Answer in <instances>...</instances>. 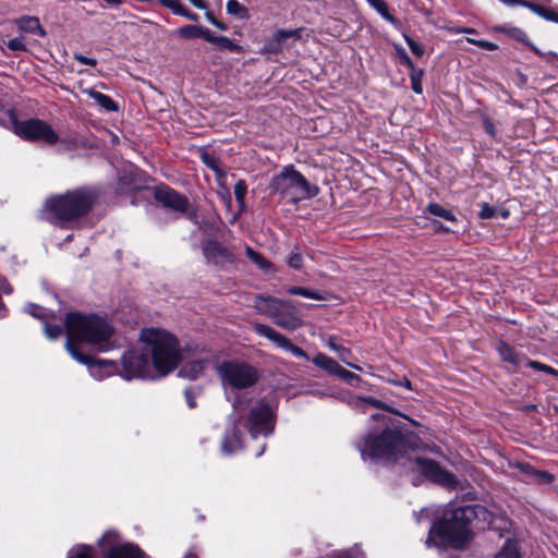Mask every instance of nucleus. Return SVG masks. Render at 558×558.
I'll list each match as a JSON object with an SVG mask.
<instances>
[{"instance_id": "obj_30", "label": "nucleus", "mask_w": 558, "mask_h": 558, "mask_svg": "<svg viewBox=\"0 0 558 558\" xmlns=\"http://www.w3.org/2000/svg\"><path fill=\"white\" fill-rule=\"evenodd\" d=\"M337 377L343 379L344 381L351 384V385H356L361 381V377L357 376L356 374L343 368L342 366H339L338 369H337V373L336 375Z\"/></svg>"}, {"instance_id": "obj_1", "label": "nucleus", "mask_w": 558, "mask_h": 558, "mask_svg": "<svg viewBox=\"0 0 558 558\" xmlns=\"http://www.w3.org/2000/svg\"><path fill=\"white\" fill-rule=\"evenodd\" d=\"M372 418L379 421L384 427L380 433H369L357 445L364 460H383L385 462H399L407 471L417 472L427 480L451 486L454 477L451 473L441 469L436 462L420 458L409 451L408 441L403 435L396 429L388 427L389 417L383 413L372 415Z\"/></svg>"}, {"instance_id": "obj_46", "label": "nucleus", "mask_w": 558, "mask_h": 558, "mask_svg": "<svg viewBox=\"0 0 558 558\" xmlns=\"http://www.w3.org/2000/svg\"><path fill=\"white\" fill-rule=\"evenodd\" d=\"M327 345L330 350L335 351V352H339V350L341 348H343L342 345L338 344L337 342V338L335 336H329L328 339H327Z\"/></svg>"}, {"instance_id": "obj_57", "label": "nucleus", "mask_w": 558, "mask_h": 558, "mask_svg": "<svg viewBox=\"0 0 558 558\" xmlns=\"http://www.w3.org/2000/svg\"><path fill=\"white\" fill-rule=\"evenodd\" d=\"M508 215H509V213H508L507 210H500V216H501L502 218H507V217H508Z\"/></svg>"}, {"instance_id": "obj_24", "label": "nucleus", "mask_w": 558, "mask_h": 558, "mask_svg": "<svg viewBox=\"0 0 558 558\" xmlns=\"http://www.w3.org/2000/svg\"><path fill=\"white\" fill-rule=\"evenodd\" d=\"M68 558H97V555L92 546L77 545L70 550Z\"/></svg>"}, {"instance_id": "obj_2", "label": "nucleus", "mask_w": 558, "mask_h": 558, "mask_svg": "<svg viewBox=\"0 0 558 558\" xmlns=\"http://www.w3.org/2000/svg\"><path fill=\"white\" fill-rule=\"evenodd\" d=\"M66 341L65 349L70 355L88 367L92 377L102 380L118 372L117 364L110 360L94 359L81 353L75 342H86L101 352H108L117 347L113 339L114 328L104 317L83 315L71 312L65 316Z\"/></svg>"}, {"instance_id": "obj_56", "label": "nucleus", "mask_w": 558, "mask_h": 558, "mask_svg": "<svg viewBox=\"0 0 558 558\" xmlns=\"http://www.w3.org/2000/svg\"><path fill=\"white\" fill-rule=\"evenodd\" d=\"M225 201H226L227 205L230 206V204H231V196H230L229 193L225 196Z\"/></svg>"}, {"instance_id": "obj_52", "label": "nucleus", "mask_w": 558, "mask_h": 558, "mask_svg": "<svg viewBox=\"0 0 558 558\" xmlns=\"http://www.w3.org/2000/svg\"><path fill=\"white\" fill-rule=\"evenodd\" d=\"M195 8L197 9H201V10H205L207 9V5L206 3L204 2V0H189Z\"/></svg>"}, {"instance_id": "obj_38", "label": "nucleus", "mask_w": 558, "mask_h": 558, "mask_svg": "<svg viewBox=\"0 0 558 558\" xmlns=\"http://www.w3.org/2000/svg\"><path fill=\"white\" fill-rule=\"evenodd\" d=\"M199 26L196 25H185L179 29V35L182 38L190 39L198 37Z\"/></svg>"}, {"instance_id": "obj_54", "label": "nucleus", "mask_w": 558, "mask_h": 558, "mask_svg": "<svg viewBox=\"0 0 558 558\" xmlns=\"http://www.w3.org/2000/svg\"><path fill=\"white\" fill-rule=\"evenodd\" d=\"M108 4H111V5H119L122 0H105Z\"/></svg>"}, {"instance_id": "obj_62", "label": "nucleus", "mask_w": 558, "mask_h": 558, "mask_svg": "<svg viewBox=\"0 0 558 558\" xmlns=\"http://www.w3.org/2000/svg\"><path fill=\"white\" fill-rule=\"evenodd\" d=\"M554 412L558 414V405H554Z\"/></svg>"}, {"instance_id": "obj_41", "label": "nucleus", "mask_w": 558, "mask_h": 558, "mask_svg": "<svg viewBox=\"0 0 558 558\" xmlns=\"http://www.w3.org/2000/svg\"><path fill=\"white\" fill-rule=\"evenodd\" d=\"M7 46L12 51H25L26 50L23 39L21 37L10 39L7 44Z\"/></svg>"}, {"instance_id": "obj_29", "label": "nucleus", "mask_w": 558, "mask_h": 558, "mask_svg": "<svg viewBox=\"0 0 558 558\" xmlns=\"http://www.w3.org/2000/svg\"><path fill=\"white\" fill-rule=\"evenodd\" d=\"M246 192H247V186H246L245 181L239 180L234 185V196H235V199L239 203L241 209H243L244 205H245L244 199H245Z\"/></svg>"}, {"instance_id": "obj_48", "label": "nucleus", "mask_w": 558, "mask_h": 558, "mask_svg": "<svg viewBox=\"0 0 558 558\" xmlns=\"http://www.w3.org/2000/svg\"><path fill=\"white\" fill-rule=\"evenodd\" d=\"M184 395H185V399H186L187 405L191 409L195 408L196 407V402H195V399H194V396H193L192 391L190 389H185Z\"/></svg>"}, {"instance_id": "obj_25", "label": "nucleus", "mask_w": 558, "mask_h": 558, "mask_svg": "<svg viewBox=\"0 0 558 558\" xmlns=\"http://www.w3.org/2000/svg\"><path fill=\"white\" fill-rule=\"evenodd\" d=\"M386 21L397 24V20L389 13L387 3L384 0H366Z\"/></svg>"}, {"instance_id": "obj_39", "label": "nucleus", "mask_w": 558, "mask_h": 558, "mask_svg": "<svg viewBox=\"0 0 558 558\" xmlns=\"http://www.w3.org/2000/svg\"><path fill=\"white\" fill-rule=\"evenodd\" d=\"M403 37L413 54H415L418 58L424 54V47L421 44L416 43L413 38L405 34L403 35Z\"/></svg>"}, {"instance_id": "obj_7", "label": "nucleus", "mask_w": 558, "mask_h": 558, "mask_svg": "<svg viewBox=\"0 0 558 558\" xmlns=\"http://www.w3.org/2000/svg\"><path fill=\"white\" fill-rule=\"evenodd\" d=\"M254 308L257 313L266 315L275 325L286 330H295L304 324L296 306L290 301L258 295L254 300Z\"/></svg>"}, {"instance_id": "obj_60", "label": "nucleus", "mask_w": 558, "mask_h": 558, "mask_svg": "<svg viewBox=\"0 0 558 558\" xmlns=\"http://www.w3.org/2000/svg\"><path fill=\"white\" fill-rule=\"evenodd\" d=\"M466 40L470 43V44H473V41H477L476 38H466Z\"/></svg>"}, {"instance_id": "obj_11", "label": "nucleus", "mask_w": 558, "mask_h": 558, "mask_svg": "<svg viewBox=\"0 0 558 558\" xmlns=\"http://www.w3.org/2000/svg\"><path fill=\"white\" fill-rule=\"evenodd\" d=\"M99 546L105 558H147L137 545L122 542L114 531L106 532L99 541Z\"/></svg>"}, {"instance_id": "obj_34", "label": "nucleus", "mask_w": 558, "mask_h": 558, "mask_svg": "<svg viewBox=\"0 0 558 558\" xmlns=\"http://www.w3.org/2000/svg\"><path fill=\"white\" fill-rule=\"evenodd\" d=\"M44 332L47 338L53 340V339L59 338L62 335L63 329L60 325H52V324L45 323L44 324Z\"/></svg>"}, {"instance_id": "obj_32", "label": "nucleus", "mask_w": 558, "mask_h": 558, "mask_svg": "<svg viewBox=\"0 0 558 558\" xmlns=\"http://www.w3.org/2000/svg\"><path fill=\"white\" fill-rule=\"evenodd\" d=\"M227 12L232 15L245 16L247 13L246 8L241 4L238 0H229L227 2Z\"/></svg>"}, {"instance_id": "obj_8", "label": "nucleus", "mask_w": 558, "mask_h": 558, "mask_svg": "<svg viewBox=\"0 0 558 558\" xmlns=\"http://www.w3.org/2000/svg\"><path fill=\"white\" fill-rule=\"evenodd\" d=\"M271 193L296 204L302 199L313 197L318 190L293 168L287 167L271 179L269 184Z\"/></svg>"}, {"instance_id": "obj_10", "label": "nucleus", "mask_w": 558, "mask_h": 558, "mask_svg": "<svg viewBox=\"0 0 558 558\" xmlns=\"http://www.w3.org/2000/svg\"><path fill=\"white\" fill-rule=\"evenodd\" d=\"M9 118L12 123L13 132L24 140L43 142L47 145H54L60 140L58 133L44 120L27 119L17 121L11 111L9 112Z\"/></svg>"}, {"instance_id": "obj_12", "label": "nucleus", "mask_w": 558, "mask_h": 558, "mask_svg": "<svg viewBox=\"0 0 558 558\" xmlns=\"http://www.w3.org/2000/svg\"><path fill=\"white\" fill-rule=\"evenodd\" d=\"M497 350L501 360L512 365L515 369H522L523 367L529 366L535 371L545 372L554 376H558V372L551 366L545 365L537 361L529 360L526 355L518 352L513 347L509 345L506 342H500L498 344Z\"/></svg>"}, {"instance_id": "obj_49", "label": "nucleus", "mask_w": 558, "mask_h": 558, "mask_svg": "<svg viewBox=\"0 0 558 558\" xmlns=\"http://www.w3.org/2000/svg\"><path fill=\"white\" fill-rule=\"evenodd\" d=\"M203 160L204 162L209 167L211 168L213 170H215L217 173H219V170L216 166V161L214 158H210L208 155H204L203 156Z\"/></svg>"}, {"instance_id": "obj_42", "label": "nucleus", "mask_w": 558, "mask_h": 558, "mask_svg": "<svg viewBox=\"0 0 558 558\" xmlns=\"http://www.w3.org/2000/svg\"><path fill=\"white\" fill-rule=\"evenodd\" d=\"M198 37L205 39L208 43L215 44L217 37L209 28L199 26Z\"/></svg>"}, {"instance_id": "obj_59", "label": "nucleus", "mask_w": 558, "mask_h": 558, "mask_svg": "<svg viewBox=\"0 0 558 558\" xmlns=\"http://www.w3.org/2000/svg\"><path fill=\"white\" fill-rule=\"evenodd\" d=\"M463 32L469 33V34H472V33H474L475 31H474V29H472V28H465V29H463Z\"/></svg>"}, {"instance_id": "obj_43", "label": "nucleus", "mask_w": 558, "mask_h": 558, "mask_svg": "<svg viewBox=\"0 0 558 558\" xmlns=\"http://www.w3.org/2000/svg\"><path fill=\"white\" fill-rule=\"evenodd\" d=\"M396 50H397L398 57L400 58L401 63L404 64L405 66H408L409 69H413L414 64H413L411 58L405 52V50L403 48H399V47H396Z\"/></svg>"}, {"instance_id": "obj_21", "label": "nucleus", "mask_w": 558, "mask_h": 558, "mask_svg": "<svg viewBox=\"0 0 558 558\" xmlns=\"http://www.w3.org/2000/svg\"><path fill=\"white\" fill-rule=\"evenodd\" d=\"M312 362H313L316 366H318V367H320V368L325 369L328 374H331V375H336L337 369H338V367L340 366V365L338 364V362H337V361H335L333 359H331V357L327 356V355H326V354H324V353H318V354H317V355L312 360Z\"/></svg>"}, {"instance_id": "obj_26", "label": "nucleus", "mask_w": 558, "mask_h": 558, "mask_svg": "<svg viewBox=\"0 0 558 558\" xmlns=\"http://www.w3.org/2000/svg\"><path fill=\"white\" fill-rule=\"evenodd\" d=\"M427 211L434 216L440 217L448 221H456V216L439 204L430 203L427 206Z\"/></svg>"}, {"instance_id": "obj_58", "label": "nucleus", "mask_w": 558, "mask_h": 558, "mask_svg": "<svg viewBox=\"0 0 558 558\" xmlns=\"http://www.w3.org/2000/svg\"><path fill=\"white\" fill-rule=\"evenodd\" d=\"M366 401L368 403H371V404H376L377 403V401L375 399H373V398H368V399H366Z\"/></svg>"}, {"instance_id": "obj_13", "label": "nucleus", "mask_w": 558, "mask_h": 558, "mask_svg": "<svg viewBox=\"0 0 558 558\" xmlns=\"http://www.w3.org/2000/svg\"><path fill=\"white\" fill-rule=\"evenodd\" d=\"M254 331L262 337L272 341L276 345L284 351L290 352L295 357L308 360V355L304 350L294 345L287 337L276 331L268 325L256 323L253 326Z\"/></svg>"}, {"instance_id": "obj_40", "label": "nucleus", "mask_w": 558, "mask_h": 558, "mask_svg": "<svg viewBox=\"0 0 558 558\" xmlns=\"http://www.w3.org/2000/svg\"><path fill=\"white\" fill-rule=\"evenodd\" d=\"M498 209L488 205L487 203L482 204V208L480 210V217L483 219L494 218L498 214Z\"/></svg>"}, {"instance_id": "obj_61", "label": "nucleus", "mask_w": 558, "mask_h": 558, "mask_svg": "<svg viewBox=\"0 0 558 558\" xmlns=\"http://www.w3.org/2000/svg\"><path fill=\"white\" fill-rule=\"evenodd\" d=\"M185 558H196V557L193 554H189Z\"/></svg>"}, {"instance_id": "obj_14", "label": "nucleus", "mask_w": 558, "mask_h": 558, "mask_svg": "<svg viewBox=\"0 0 558 558\" xmlns=\"http://www.w3.org/2000/svg\"><path fill=\"white\" fill-rule=\"evenodd\" d=\"M154 195L157 202L174 211L185 213L189 208V199L169 186L156 187Z\"/></svg>"}, {"instance_id": "obj_15", "label": "nucleus", "mask_w": 558, "mask_h": 558, "mask_svg": "<svg viewBox=\"0 0 558 558\" xmlns=\"http://www.w3.org/2000/svg\"><path fill=\"white\" fill-rule=\"evenodd\" d=\"M203 254L207 263L218 267H225L234 260L233 254L217 241L208 240L203 244Z\"/></svg>"}, {"instance_id": "obj_19", "label": "nucleus", "mask_w": 558, "mask_h": 558, "mask_svg": "<svg viewBox=\"0 0 558 558\" xmlns=\"http://www.w3.org/2000/svg\"><path fill=\"white\" fill-rule=\"evenodd\" d=\"M204 368L205 362L203 360H193L181 367L179 375L187 379H196Z\"/></svg>"}, {"instance_id": "obj_33", "label": "nucleus", "mask_w": 558, "mask_h": 558, "mask_svg": "<svg viewBox=\"0 0 558 558\" xmlns=\"http://www.w3.org/2000/svg\"><path fill=\"white\" fill-rule=\"evenodd\" d=\"M159 4L171 10L173 14L182 15L185 7L180 0H158Z\"/></svg>"}, {"instance_id": "obj_16", "label": "nucleus", "mask_w": 558, "mask_h": 558, "mask_svg": "<svg viewBox=\"0 0 558 558\" xmlns=\"http://www.w3.org/2000/svg\"><path fill=\"white\" fill-rule=\"evenodd\" d=\"M302 28L296 29H278L271 38L267 39L264 50L267 52H279L283 48V41L289 38L300 39Z\"/></svg>"}, {"instance_id": "obj_31", "label": "nucleus", "mask_w": 558, "mask_h": 558, "mask_svg": "<svg viewBox=\"0 0 558 558\" xmlns=\"http://www.w3.org/2000/svg\"><path fill=\"white\" fill-rule=\"evenodd\" d=\"M215 45L223 50H230V51H240V47L229 37L226 36H218L217 40L215 41Z\"/></svg>"}, {"instance_id": "obj_22", "label": "nucleus", "mask_w": 558, "mask_h": 558, "mask_svg": "<svg viewBox=\"0 0 558 558\" xmlns=\"http://www.w3.org/2000/svg\"><path fill=\"white\" fill-rule=\"evenodd\" d=\"M287 292L292 295H300L316 301H324L326 299L323 293L303 287H291L287 290Z\"/></svg>"}, {"instance_id": "obj_50", "label": "nucleus", "mask_w": 558, "mask_h": 558, "mask_svg": "<svg viewBox=\"0 0 558 558\" xmlns=\"http://www.w3.org/2000/svg\"><path fill=\"white\" fill-rule=\"evenodd\" d=\"M181 16H184L185 19H187L190 21H193V22H196L198 20V15L196 13H194V12H191L186 8L184 9V11H183Z\"/></svg>"}, {"instance_id": "obj_53", "label": "nucleus", "mask_w": 558, "mask_h": 558, "mask_svg": "<svg viewBox=\"0 0 558 558\" xmlns=\"http://www.w3.org/2000/svg\"><path fill=\"white\" fill-rule=\"evenodd\" d=\"M209 21H210V23H213L215 26H217L221 31H226V25H223L222 23L218 22L216 19L210 17Z\"/></svg>"}, {"instance_id": "obj_23", "label": "nucleus", "mask_w": 558, "mask_h": 558, "mask_svg": "<svg viewBox=\"0 0 558 558\" xmlns=\"http://www.w3.org/2000/svg\"><path fill=\"white\" fill-rule=\"evenodd\" d=\"M494 558H520L517 542L507 539L501 550Z\"/></svg>"}, {"instance_id": "obj_35", "label": "nucleus", "mask_w": 558, "mask_h": 558, "mask_svg": "<svg viewBox=\"0 0 558 558\" xmlns=\"http://www.w3.org/2000/svg\"><path fill=\"white\" fill-rule=\"evenodd\" d=\"M24 311L38 319H45L47 317V312L44 307H40L36 304L29 303L24 307Z\"/></svg>"}, {"instance_id": "obj_51", "label": "nucleus", "mask_w": 558, "mask_h": 558, "mask_svg": "<svg viewBox=\"0 0 558 558\" xmlns=\"http://www.w3.org/2000/svg\"><path fill=\"white\" fill-rule=\"evenodd\" d=\"M484 128H485V131L490 134V135H494L495 134V128H494V124L489 121V120H485L484 121Z\"/></svg>"}, {"instance_id": "obj_63", "label": "nucleus", "mask_w": 558, "mask_h": 558, "mask_svg": "<svg viewBox=\"0 0 558 558\" xmlns=\"http://www.w3.org/2000/svg\"><path fill=\"white\" fill-rule=\"evenodd\" d=\"M405 386L410 387V381L405 379Z\"/></svg>"}, {"instance_id": "obj_4", "label": "nucleus", "mask_w": 558, "mask_h": 558, "mask_svg": "<svg viewBox=\"0 0 558 558\" xmlns=\"http://www.w3.org/2000/svg\"><path fill=\"white\" fill-rule=\"evenodd\" d=\"M474 520H483L492 529H507L509 525L508 521L501 520L502 525L497 526V519L485 507L480 505L450 508L430 527L426 546L463 548L472 539L471 525Z\"/></svg>"}, {"instance_id": "obj_20", "label": "nucleus", "mask_w": 558, "mask_h": 558, "mask_svg": "<svg viewBox=\"0 0 558 558\" xmlns=\"http://www.w3.org/2000/svg\"><path fill=\"white\" fill-rule=\"evenodd\" d=\"M87 95L95 100V102L106 111H118L117 102L109 96L97 92L95 89L86 90Z\"/></svg>"}, {"instance_id": "obj_37", "label": "nucleus", "mask_w": 558, "mask_h": 558, "mask_svg": "<svg viewBox=\"0 0 558 558\" xmlns=\"http://www.w3.org/2000/svg\"><path fill=\"white\" fill-rule=\"evenodd\" d=\"M338 354L341 362L356 371H362L361 366L351 362L352 352L350 349L343 347L339 350Z\"/></svg>"}, {"instance_id": "obj_27", "label": "nucleus", "mask_w": 558, "mask_h": 558, "mask_svg": "<svg viewBox=\"0 0 558 558\" xmlns=\"http://www.w3.org/2000/svg\"><path fill=\"white\" fill-rule=\"evenodd\" d=\"M411 70L410 78H411V86L414 93L422 94V77H423V71L415 69L413 65V69Z\"/></svg>"}, {"instance_id": "obj_3", "label": "nucleus", "mask_w": 558, "mask_h": 558, "mask_svg": "<svg viewBox=\"0 0 558 558\" xmlns=\"http://www.w3.org/2000/svg\"><path fill=\"white\" fill-rule=\"evenodd\" d=\"M142 350H129L122 356L121 377L125 380L153 378L150 363L160 376L171 373L181 361L177 338L170 332L157 329H143L140 336Z\"/></svg>"}, {"instance_id": "obj_44", "label": "nucleus", "mask_w": 558, "mask_h": 558, "mask_svg": "<svg viewBox=\"0 0 558 558\" xmlns=\"http://www.w3.org/2000/svg\"><path fill=\"white\" fill-rule=\"evenodd\" d=\"M288 264L294 269H300L302 266V256L300 253H292L288 258Z\"/></svg>"}, {"instance_id": "obj_47", "label": "nucleus", "mask_w": 558, "mask_h": 558, "mask_svg": "<svg viewBox=\"0 0 558 558\" xmlns=\"http://www.w3.org/2000/svg\"><path fill=\"white\" fill-rule=\"evenodd\" d=\"M473 45H476V46L487 49V50H496L497 49L496 44L487 41V40L473 41Z\"/></svg>"}, {"instance_id": "obj_5", "label": "nucleus", "mask_w": 558, "mask_h": 558, "mask_svg": "<svg viewBox=\"0 0 558 558\" xmlns=\"http://www.w3.org/2000/svg\"><path fill=\"white\" fill-rule=\"evenodd\" d=\"M233 408L238 420L232 429L227 430L223 437L221 449L226 454H231L242 448L241 428L245 429L252 438L267 437L272 434L276 424L275 410L264 398L246 400L244 396H239L233 402Z\"/></svg>"}, {"instance_id": "obj_45", "label": "nucleus", "mask_w": 558, "mask_h": 558, "mask_svg": "<svg viewBox=\"0 0 558 558\" xmlns=\"http://www.w3.org/2000/svg\"><path fill=\"white\" fill-rule=\"evenodd\" d=\"M74 59L76 61H78L80 63H82V64H86V65H90V66H95L97 64V60L96 59L88 58V57H85V56L80 54V53H75L74 54Z\"/></svg>"}, {"instance_id": "obj_6", "label": "nucleus", "mask_w": 558, "mask_h": 558, "mask_svg": "<svg viewBox=\"0 0 558 558\" xmlns=\"http://www.w3.org/2000/svg\"><path fill=\"white\" fill-rule=\"evenodd\" d=\"M95 199L96 194L88 189L68 191L64 194L47 198L44 205V214L47 220L62 226L86 215Z\"/></svg>"}, {"instance_id": "obj_55", "label": "nucleus", "mask_w": 558, "mask_h": 558, "mask_svg": "<svg viewBox=\"0 0 558 558\" xmlns=\"http://www.w3.org/2000/svg\"><path fill=\"white\" fill-rule=\"evenodd\" d=\"M265 448H266V445L264 444V445L262 446L260 450H259V451H257V452L255 453V456H256V457L262 456V454H263V452L265 451Z\"/></svg>"}, {"instance_id": "obj_36", "label": "nucleus", "mask_w": 558, "mask_h": 558, "mask_svg": "<svg viewBox=\"0 0 558 558\" xmlns=\"http://www.w3.org/2000/svg\"><path fill=\"white\" fill-rule=\"evenodd\" d=\"M332 558H364V554L359 547H354L349 550L333 553Z\"/></svg>"}, {"instance_id": "obj_17", "label": "nucleus", "mask_w": 558, "mask_h": 558, "mask_svg": "<svg viewBox=\"0 0 558 558\" xmlns=\"http://www.w3.org/2000/svg\"><path fill=\"white\" fill-rule=\"evenodd\" d=\"M500 1L502 3H505L506 5H510V7H513L517 4L523 5L527 9H530L535 14L544 17L545 20L558 23V14L548 8L535 4L533 2L524 1V0H500Z\"/></svg>"}, {"instance_id": "obj_9", "label": "nucleus", "mask_w": 558, "mask_h": 558, "mask_svg": "<svg viewBox=\"0 0 558 558\" xmlns=\"http://www.w3.org/2000/svg\"><path fill=\"white\" fill-rule=\"evenodd\" d=\"M217 373L223 387L232 390L248 388L258 379L256 368L240 361H226L219 364Z\"/></svg>"}, {"instance_id": "obj_28", "label": "nucleus", "mask_w": 558, "mask_h": 558, "mask_svg": "<svg viewBox=\"0 0 558 558\" xmlns=\"http://www.w3.org/2000/svg\"><path fill=\"white\" fill-rule=\"evenodd\" d=\"M246 256L255 263L260 269H267L270 267V264L257 252H255L250 246L245 248Z\"/></svg>"}, {"instance_id": "obj_18", "label": "nucleus", "mask_w": 558, "mask_h": 558, "mask_svg": "<svg viewBox=\"0 0 558 558\" xmlns=\"http://www.w3.org/2000/svg\"><path fill=\"white\" fill-rule=\"evenodd\" d=\"M19 28L29 34L46 35V31L41 27L39 20L35 16H23L17 21Z\"/></svg>"}]
</instances>
